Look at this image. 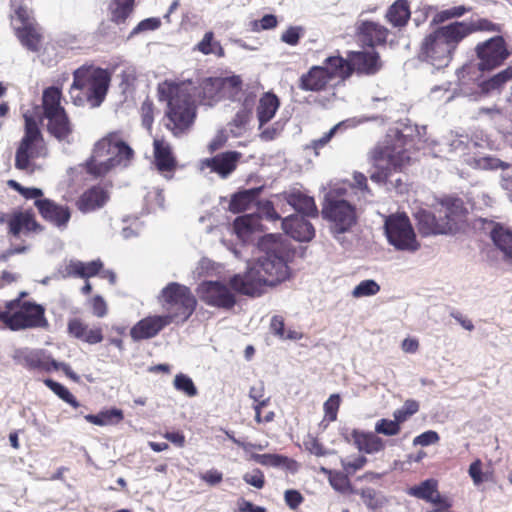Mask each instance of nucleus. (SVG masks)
Instances as JSON below:
<instances>
[{"label": "nucleus", "instance_id": "19", "mask_svg": "<svg viewBox=\"0 0 512 512\" xmlns=\"http://www.w3.org/2000/svg\"><path fill=\"white\" fill-rule=\"evenodd\" d=\"M242 154L237 151H227L212 158L201 160V170L209 169L210 172L218 174L222 178L228 177L237 167Z\"/></svg>", "mask_w": 512, "mask_h": 512}, {"label": "nucleus", "instance_id": "42", "mask_svg": "<svg viewBox=\"0 0 512 512\" xmlns=\"http://www.w3.org/2000/svg\"><path fill=\"white\" fill-rule=\"evenodd\" d=\"M135 0H111L108 5L110 19L115 24H123L134 10Z\"/></svg>", "mask_w": 512, "mask_h": 512}, {"label": "nucleus", "instance_id": "5", "mask_svg": "<svg viewBox=\"0 0 512 512\" xmlns=\"http://www.w3.org/2000/svg\"><path fill=\"white\" fill-rule=\"evenodd\" d=\"M111 82L108 70L94 65H83L73 72L70 98L74 105L99 107L105 100Z\"/></svg>", "mask_w": 512, "mask_h": 512}, {"label": "nucleus", "instance_id": "21", "mask_svg": "<svg viewBox=\"0 0 512 512\" xmlns=\"http://www.w3.org/2000/svg\"><path fill=\"white\" fill-rule=\"evenodd\" d=\"M282 229L293 239L308 242L315 236V229L304 216L293 214L282 219Z\"/></svg>", "mask_w": 512, "mask_h": 512}, {"label": "nucleus", "instance_id": "39", "mask_svg": "<svg viewBox=\"0 0 512 512\" xmlns=\"http://www.w3.org/2000/svg\"><path fill=\"white\" fill-rule=\"evenodd\" d=\"M62 92L58 87H48L43 91L42 107L44 117L53 116L64 112L65 109L61 106Z\"/></svg>", "mask_w": 512, "mask_h": 512}, {"label": "nucleus", "instance_id": "45", "mask_svg": "<svg viewBox=\"0 0 512 512\" xmlns=\"http://www.w3.org/2000/svg\"><path fill=\"white\" fill-rule=\"evenodd\" d=\"M472 10L471 7L465 5L453 6L447 9L436 12L430 22L431 26H442L441 24L452 20L463 17L465 14Z\"/></svg>", "mask_w": 512, "mask_h": 512}, {"label": "nucleus", "instance_id": "53", "mask_svg": "<svg viewBox=\"0 0 512 512\" xmlns=\"http://www.w3.org/2000/svg\"><path fill=\"white\" fill-rule=\"evenodd\" d=\"M375 432L386 436H395L400 432V422L395 418L394 420L380 419L375 424Z\"/></svg>", "mask_w": 512, "mask_h": 512}, {"label": "nucleus", "instance_id": "6", "mask_svg": "<svg viewBox=\"0 0 512 512\" xmlns=\"http://www.w3.org/2000/svg\"><path fill=\"white\" fill-rule=\"evenodd\" d=\"M133 155V150L122 140L120 133H110L95 144L87 161V171L96 176L105 175L113 167L128 166Z\"/></svg>", "mask_w": 512, "mask_h": 512}, {"label": "nucleus", "instance_id": "18", "mask_svg": "<svg viewBox=\"0 0 512 512\" xmlns=\"http://www.w3.org/2000/svg\"><path fill=\"white\" fill-rule=\"evenodd\" d=\"M34 205L44 220L58 228H65L71 218L68 206L59 205L51 199L36 200Z\"/></svg>", "mask_w": 512, "mask_h": 512}, {"label": "nucleus", "instance_id": "23", "mask_svg": "<svg viewBox=\"0 0 512 512\" xmlns=\"http://www.w3.org/2000/svg\"><path fill=\"white\" fill-rule=\"evenodd\" d=\"M407 493L410 496L433 503L436 506H452V502L449 498L443 497L439 494L437 490V481L434 479H427L419 485L409 488Z\"/></svg>", "mask_w": 512, "mask_h": 512}, {"label": "nucleus", "instance_id": "56", "mask_svg": "<svg viewBox=\"0 0 512 512\" xmlns=\"http://www.w3.org/2000/svg\"><path fill=\"white\" fill-rule=\"evenodd\" d=\"M140 114L143 127L151 132L154 123V105L150 99L147 98L143 101Z\"/></svg>", "mask_w": 512, "mask_h": 512}, {"label": "nucleus", "instance_id": "58", "mask_svg": "<svg viewBox=\"0 0 512 512\" xmlns=\"http://www.w3.org/2000/svg\"><path fill=\"white\" fill-rule=\"evenodd\" d=\"M341 398L339 394H332L324 403V412L327 419L331 422L337 419Z\"/></svg>", "mask_w": 512, "mask_h": 512}, {"label": "nucleus", "instance_id": "8", "mask_svg": "<svg viewBox=\"0 0 512 512\" xmlns=\"http://www.w3.org/2000/svg\"><path fill=\"white\" fill-rule=\"evenodd\" d=\"M25 120L24 136L22 137L15 155V167L18 170L33 172V161L47 155L45 141L38 122L29 112L23 115Z\"/></svg>", "mask_w": 512, "mask_h": 512}, {"label": "nucleus", "instance_id": "7", "mask_svg": "<svg viewBox=\"0 0 512 512\" xmlns=\"http://www.w3.org/2000/svg\"><path fill=\"white\" fill-rule=\"evenodd\" d=\"M2 322L13 331L49 326L45 317V308L42 305L31 301H21L20 298L5 303Z\"/></svg>", "mask_w": 512, "mask_h": 512}, {"label": "nucleus", "instance_id": "38", "mask_svg": "<svg viewBox=\"0 0 512 512\" xmlns=\"http://www.w3.org/2000/svg\"><path fill=\"white\" fill-rule=\"evenodd\" d=\"M251 458L256 463L267 467H283L291 472L298 469L297 461L279 454H252Z\"/></svg>", "mask_w": 512, "mask_h": 512}, {"label": "nucleus", "instance_id": "28", "mask_svg": "<svg viewBox=\"0 0 512 512\" xmlns=\"http://www.w3.org/2000/svg\"><path fill=\"white\" fill-rule=\"evenodd\" d=\"M108 198V193L104 188L93 186L79 197L76 206L81 212L89 213L103 207Z\"/></svg>", "mask_w": 512, "mask_h": 512}, {"label": "nucleus", "instance_id": "2", "mask_svg": "<svg viewBox=\"0 0 512 512\" xmlns=\"http://www.w3.org/2000/svg\"><path fill=\"white\" fill-rule=\"evenodd\" d=\"M192 83L165 80L158 84L159 101L167 103L165 111V127L175 137H181L191 129L195 117L196 106L191 94Z\"/></svg>", "mask_w": 512, "mask_h": 512}, {"label": "nucleus", "instance_id": "47", "mask_svg": "<svg viewBox=\"0 0 512 512\" xmlns=\"http://www.w3.org/2000/svg\"><path fill=\"white\" fill-rule=\"evenodd\" d=\"M358 494L369 510H377L387 503L386 497L371 487L362 488Z\"/></svg>", "mask_w": 512, "mask_h": 512}, {"label": "nucleus", "instance_id": "36", "mask_svg": "<svg viewBox=\"0 0 512 512\" xmlns=\"http://www.w3.org/2000/svg\"><path fill=\"white\" fill-rule=\"evenodd\" d=\"M410 7L407 0H396L386 11L385 18L397 28L405 27L410 19Z\"/></svg>", "mask_w": 512, "mask_h": 512}, {"label": "nucleus", "instance_id": "40", "mask_svg": "<svg viewBox=\"0 0 512 512\" xmlns=\"http://www.w3.org/2000/svg\"><path fill=\"white\" fill-rule=\"evenodd\" d=\"M259 225V218L253 214L239 216L234 220L233 232L242 242L249 240Z\"/></svg>", "mask_w": 512, "mask_h": 512}, {"label": "nucleus", "instance_id": "27", "mask_svg": "<svg viewBox=\"0 0 512 512\" xmlns=\"http://www.w3.org/2000/svg\"><path fill=\"white\" fill-rule=\"evenodd\" d=\"M348 57L351 63V72L355 70L361 74L373 75L381 68V62L377 52H351Z\"/></svg>", "mask_w": 512, "mask_h": 512}, {"label": "nucleus", "instance_id": "35", "mask_svg": "<svg viewBox=\"0 0 512 512\" xmlns=\"http://www.w3.org/2000/svg\"><path fill=\"white\" fill-rule=\"evenodd\" d=\"M456 22L459 27V30H460L463 40L466 39L471 34L478 32V31L496 32V33H500L502 31L501 24L494 23L486 18H480L475 21H456Z\"/></svg>", "mask_w": 512, "mask_h": 512}, {"label": "nucleus", "instance_id": "55", "mask_svg": "<svg viewBox=\"0 0 512 512\" xmlns=\"http://www.w3.org/2000/svg\"><path fill=\"white\" fill-rule=\"evenodd\" d=\"M419 410V403L413 399L404 402L400 409H397L393 416L398 422H404L408 417L414 415Z\"/></svg>", "mask_w": 512, "mask_h": 512}, {"label": "nucleus", "instance_id": "31", "mask_svg": "<svg viewBox=\"0 0 512 512\" xmlns=\"http://www.w3.org/2000/svg\"><path fill=\"white\" fill-rule=\"evenodd\" d=\"M280 107V100L273 92H265L259 99L256 107V116L259 122V129L270 122Z\"/></svg>", "mask_w": 512, "mask_h": 512}, {"label": "nucleus", "instance_id": "17", "mask_svg": "<svg viewBox=\"0 0 512 512\" xmlns=\"http://www.w3.org/2000/svg\"><path fill=\"white\" fill-rule=\"evenodd\" d=\"M242 79L234 75L224 79L206 78L201 83L203 100L215 101L219 98L220 90L229 93V97L235 99L241 91Z\"/></svg>", "mask_w": 512, "mask_h": 512}, {"label": "nucleus", "instance_id": "33", "mask_svg": "<svg viewBox=\"0 0 512 512\" xmlns=\"http://www.w3.org/2000/svg\"><path fill=\"white\" fill-rule=\"evenodd\" d=\"M44 118L48 121L47 130L53 137L59 141L70 143L69 136L73 129L65 111Z\"/></svg>", "mask_w": 512, "mask_h": 512}, {"label": "nucleus", "instance_id": "63", "mask_svg": "<svg viewBox=\"0 0 512 512\" xmlns=\"http://www.w3.org/2000/svg\"><path fill=\"white\" fill-rule=\"evenodd\" d=\"M284 499L286 505L292 510H296L304 501L302 494L298 490L294 489L286 490Z\"/></svg>", "mask_w": 512, "mask_h": 512}, {"label": "nucleus", "instance_id": "16", "mask_svg": "<svg viewBox=\"0 0 512 512\" xmlns=\"http://www.w3.org/2000/svg\"><path fill=\"white\" fill-rule=\"evenodd\" d=\"M0 224H6L8 233L14 237H18L22 232L28 234L43 230L31 210L14 211L12 213L0 212Z\"/></svg>", "mask_w": 512, "mask_h": 512}, {"label": "nucleus", "instance_id": "9", "mask_svg": "<svg viewBox=\"0 0 512 512\" xmlns=\"http://www.w3.org/2000/svg\"><path fill=\"white\" fill-rule=\"evenodd\" d=\"M463 203L458 198H445L441 201L439 219L427 210L416 213L418 230L423 236L447 234L453 230L457 218L462 212Z\"/></svg>", "mask_w": 512, "mask_h": 512}, {"label": "nucleus", "instance_id": "41", "mask_svg": "<svg viewBox=\"0 0 512 512\" xmlns=\"http://www.w3.org/2000/svg\"><path fill=\"white\" fill-rule=\"evenodd\" d=\"M495 246L504 253L505 257L512 259V231L500 224H496L490 232Z\"/></svg>", "mask_w": 512, "mask_h": 512}, {"label": "nucleus", "instance_id": "59", "mask_svg": "<svg viewBox=\"0 0 512 512\" xmlns=\"http://www.w3.org/2000/svg\"><path fill=\"white\" fill-rule=\"evenodd\" d=\"M303 35L304 29L301 26H290L282 33L281 40L288 45L295 46Z\"/></svg>", "mask_w": 512, "mask_h": 512}, {"label": "nucleus", "instance_id": "50", "mask_svg": "<svg viewBox=\"0 0 512 512\" xmlns=\"http://www.w3.org/2000/svg\"><path fill=\"white\" fill-rule=\"evenodd\" d=\"M173 385L177 391L185 394L188 397H195L198 394L197 387L195 386L192 378L186 374H177L175 376Z\"/></svg>", "mask_w": 512, "mask_h": 512}, {"label": "nucleus", "instance_id": "11", "mask_svg": "<svg viewBox=\"0 0 512 512\" xmlns=\"http://www.w3.org/2000/svg\"><path fill=\"white\" fill-rule=\"evenodd\" d=\"M384 230L388 243L396 250L414 253L420 249V242L406 214L389 215L385 219Z\"/></svg>", "mask_w": 512, "mask_h": 512}, {"label": "nucleus", "instance_id": "4", "mask_svg": "<svg viewBox=\"0 0 512 512\" xmlns=\"http://www.w3.org/2000/svg\"><path fill=\"white\" fill-rule=\"evenodd\" d=\"M463 41L457 22L438 26L424 35L418 49V59L437 69L447 67Z\"/></svg>", "mask_w": 512, "mask_h": 512}, {"label": "nucleus", "instance_id": "25", "mask_svg": "<svg viewBox=\"0 0 512 512\" xmlns=\"http://www.w3.org/2000/svg\"><path fill=\"white\" fill-rule=\"evenodd\" d=\"M356 31L361 40L371 47L385 44L389 35V30L385 26L374 21L358 22Z\"/></svg>", "mask_w": 512, "mask_h": 512}, {"label": "nucleus", "instance_id": "34", "mask_svg": "<svg viewBox=\"0 0 512 512\" xmlns=\"http://www.w3.org/2000/svg\"><path fill=\"white\" fill-rule=\"evenodd\" d=\"M326 72L330 81L334 79H346L351 75V63L341 56H330L320 65Z\"/></svg>", "mask_w": 512, "mask_h": 512}, {"label": "nucleus", "instance_id": "54", "mask_svg": "<svg viewBox=\"0 0 512 512\" xmlns=\"http://www.w3.org/2000/svg\"><path fill=\"white\" fill-rule=\"evenodd\" d=\"M277 17L273 14H266L260 20H253L249 23V29L252 32L270 30L277 26Z\"/></svg>", "mask_w": 512, "mask_h": 512}, {"label": "nucleus", "instance_id": "14", "mask_svg": "<svg viewBox=\"0 0 512 512\" xmlns=\"http://www.w3.org/2000/svg\"><path fill=\"white\" fill-rule=\"evenodd\" d=\"M480 71H491L501 65L511 56L512 49L506 40L498 35L480 42L475 47Z\"/></svg>", "mask_w": 512, "mask_h": 512}, {"label": "nucleus", "instance_id": "62", "mask_svg": "<svg viewBox=\"0 0 512 512\" xmlns=\"http://www.w3.org/2000/svg\"><path fill=\"white\" fill-rule=\"evenodd\" d=\"M440 440L439 434L436 431L428 430L423 432L422 434L416 436L413 439V445L417 446H429L432 444L438 443Z\"/></svg>", "mask_w": 512, "mask_h": 512}, {"label": "nucleus", "instance_id": "15", "mask_svg": "<svg viewBox=\"0 0 512 512\" xmlns=\"http://www.w3.org/2000/svg\"><path fill=\"white\" fill-rule=\"evenodd\" d=\"M200 298L209 306L229 310L236 299L229 287L220 281H206L198 288Z\"/></svg>", "mask_w": 512, "mask_h": 512}, {"label": "nucleus", "instance_id": "52", "mask_svg": "<svg viewBox=\"0 0 512 512\" xmlns=\"http://www.w3.org/2000/svg\"><path fill=\"white\" fill-rule=\"evenodd\" d=\"M380 291V285L372 279L361 281L352 291L355 298L368 297L376 295Z\"/></svg>", "mask_w": 512, "mask_h": 512}, {"label": "nucleus", "instance_id": "57", "mask_svg": "<svg viewBox=\"0 0 512 512\" xmlns=\"http://www.w3.org/2000/svg\"><path fill=\"white\" fill-rule=\"evenodd\" d=\"M161 26V20L157 17L146 18L140 21L130 32L129 38L140 33L157 30Z\"/></svg>", "mask_w": 512, "mask_h": 512}, {"label": "nucleus", "instance_id": "12", "mask_svg": "<svg viewBox=\"0 0 512 512\" xmlns=\"http://www.w3.org/2000/svg\"><path fill=\"white\" fill-rule=\"evenodd\" d=\"M14 360L29 371L46 372L62 370L64 374L74 382H79L80 377L71 367L62 362H57L50 353L44 349H18L15 351Z\"/></svg>", "mask_w": 512, "mask_h": 512}, {"label": "nucleus", "instance_id": "61", "mask_svg": "<svg viewBox=\"0 0 512 512\" xmlns=\"http://www.w3.org/2000/svg\"><path fill=\"white\" fill-rule=\"evenodd\" d=\"M329 482L335 490L340 492L346 491L350 484L348 477L341 472H330Z\"/></svg>", "mask_w": 512, "mask_h": 512}, {"label": "nucleus", "instance_id": "37", "mask_svg": "<svg viewBox=\"0 0 512 512\" xmlns=\"http://www.w3.org/2000/svg\"><path fill=\"white\" fill-rule=\"evenodd\" d=\"M261 191L262 187H259L236 193L229 203V210L233 213H239L248 210L256 203Z\"/></svg>", "mask_w": 512, "mask_h": 512}, {"label": "nucleus", "instance_id": "48", "mask_svg": "<svg viewBox=\"0 0 512 512\" xmlns=\"http://www.w3.org/2000/svg\"><path fill=\"white\" fill-rule=\"evenodd\" d=\"M196 49L204 55L215 54L218 57H223L225 55L220 42L214 41V34L212 31L204 34L203 39L197 44Z\"/></svg>", "mask_w": 512, "mask_h": 512}, {"label": "nucleus", "instance_id": "22", "mask_svg": "<svg viewBox=\"0 0 512 512\" xmlns=\"http://www.w3.org/2000/svg\"><path fill=\"white\" fill-rule=\"evenodd\" d=\"M347 442L353 441L354 445L360 452L366 454H375L385 449V442L380 438L376 432H366L358 429H353L350 436L343 433Z\"/></svg>", "mask_w": 512, "mask_h": 512}, {"label": "nucleus", "instance_id": "44", "mask_svg": "<svg viewBox=\"0 0 512 512\" xmlns=\"http://www.w3.org/2000/svg\"><path fill=\"white\" fill-rule=\"evenodd\" d=\"M16 35L23 46L31 51L39 49L41 35L34 24L16 28Z\"/></svg>", "mask_w": 512, "mask_h": 512}, {"label": "nucleus", "instance_id": "60", "mask_svg": "<svg viewBox=\"0 0 512 512\" xmlns=\"http://www.w3.org/2000/svg\"><path fill=\"white\" fill-rule=\"evenodd\" d=\"M338 127L339 125H336L326 132L321 138L312 140L311 143L306 146V149H312L315 155H318L319 150L329 143Z\"/></svg>", "mask_w": 512, "mask_h": 512}, {"label": "nucleus", "instance_id": "30", "mask_svg": "<svg viewBox=\"0 0 512 512\" xmlns=\"http://www.w3.org/2000/svg\"><path fill=\"white\" fill-rule=\"evenodd\" d=\"M153 146L156 168L162 173L173 172L177 162L170 144L163 139H155Z\"/></svg>", "mask_w": 512, "mask_h": 512}, {"label": "nucleus", "instance_id": "20", "mask_svg": "<svg viewBox=\"0 0 512 512\" xmlns=\"http://www.w3.org/2000/svg\"><path fill=\"white\" fill-rule=\"evenodd\" d=\"M170 323L164 315L147 316L139 320L131 329V338L138 342L157 336Z\"/></svg>", "mask_w": 512, "mask_h": 512}, {"label": "nucleus", "instance_id": "1", "mask_svg": "<svg viewBox=\"0 0 512 512\" xmlns=\"http://www.w3.org/2000/svg\"><path fill=\"white\" fill-rule=\"evenodd\" d=\"M281 236L268 234L258 243L265 256L250 266L244 274H236L230 279V285L236 292L250 297H259L267 287H275L290 277V269L282 257Z\"/></svg>", "mask_w": 512, "mask_h": 512}, {"label": "nucleus", "instance_id": "26", "mask_svg": "<svg viewBox=\"0 0 512 512\" xmlns=\"http://www.w3.org/2000/svg\"><path fill=\"white\" fill-rule=\"evenodd\" d=\"M281 197L299 214H301V216H318V209L314 198L306 195L302 191L297 189L285 191L281 194Z\"/></svg>", "mask_w": 512, "mask_h": 512}, {"label": "nucleus", "instance_id": "29", "mask_svg": "<svg viewBox=\"0 0 512 512\" xmlns=\"http://www.w3.org/2000/svg\"><path fill=\"white\" fill-rule=\"evenodd\" d=\"M67 328L70 335L85 343L97 344L103 340V332L100 327L90 328L78 318L71 319Z\"/></svg>", "mask_w": 512, "mask_h": 512}, {"label": "nucleus", "instance_id": "13", "mask_svg": "<svg viewBox=\"0 0 512 512\" xmlns=\"http://www.w3.org/2000/svg\"><path fill=\"white\" fill-rule=\"evenodd\" d=\"M322 215L331 222L334 234L349 231L356 224L357 215L355 207L344 199H338L329 194L322 207Z\"/></svg>", "mask_w": 512, "mask_h": 512}, {"label": "nucleus", "instance_id": "64", "mask_svg": "<svg viewBox=\"0 0 512 512\" xmlns=\"http://www.w3.org/2000/svg\"><path fill=\"white\" fill-rule=\"evenodd\" d=\"M304 446L307 451H309L311 454L315 456H325L327 454V451L325 450L324 446L320 443V441L313 437L308 436L307 439L304 441Z\"/></svg>", "mask_w": 512, "mask_h": 512}, {"label": "nucleus", "instance_id": "3", "mask_svg": "<svg viewBox=\"0 0 512 512\" xmlns=\"http://www.w3.org/2000/svg\"><path fill=\"white\" fill-rule=\"evenodd\" d=\"M412 139L400 131L387 134L383 143L375 147L372 159L376 171L370 176L373 182L387 183L392 172L401 171L411 159Z\"/></svg>", "mask_w": 512, "mask_h": 512}, {"label": "nucleus", "instance_id": "43", "mask_svg": "<svg viewBox=\"0 0 512 512\" xmlns=\"http://www.w3.org/2000/svg\"><path fill=\"white\" fill-rule=\"evenodd\" d=\"M85 420L97 426H108L119 424L124 419L121 409L111 408L100 411L98 414H87Z\"/></svg>", "mask_w": 512, "mask_h": 512}, {"label": "nucleus", "instance_id": "46", "mask_svg": "<svg viewBox=\"0 0 512 512\" xmlns=\"http://www.w3.org/2000/svg\"><path fill=\"white\" fill-rule=\"evenodd\" d=\"M510 80H512V65L483 81L480 87L484 93H490L500 90Z\"/></svg>", "mask_w": 512, "mask_h": 512}, {"label": "nucleus", "instance_id": "51", "mask_svg": "<svg viewBox=\"0 0 512 512\" xmlns=\"http://www.w3.org/2000/svg\"><path fill=\"white\" fill-rule=\"evenodd\" d=\"M474 166L478 169L482 170H497V169H508L510 167L509 163L501 161L500 159L487 155L474 159Z\"/></svg>", "mask_w": 512, "mask_h": 512}, {"label": "nucleus", "instance_id": "32", "mask_svg": "<svg viewBox=\"0 0 512 512\" xmlns=\"http://www.w3.org/2000/svg\"><path fill=\"white\" fill-rule=\"evenodd\" d=\"M331 81L321 66H313L300 78L299 88L304 91H323Z\"/></svg>", "mask_w": 512, "mask_h": 512}, {"label": "nucleus", "instance_id": "10", "mask_svg": "<svg viewBox=\"0 0 512 512\" xmlns=\"http://www.w3.org/2000/svg\"><path fill=\"white\" fill-rule=\"evenodd\" d=\"M159 302L166 310L164 316L170 319V323H184L194 313L197 300L191 290L177 282L166 285L159 295Z\"/></svg>", "mask_w": 512, "mask_h": 512}, {"label": "nucleus", "instance_id": "24", "mask_svg": "<svg viewBox=\"0 0 512 512\" xmlns=\"http://www.w3.org/2000/svg\"><path fill=\"white\" fill-rule=\"evenodd\" d=\"M103 262L100 259H96L90 262H82L80 260L72 259L65 267L59 271L62 278H91L100 273L103 268Z\"/></svg>", "mask_w": 512, "mask_h": 512}, {"label": "nucleus", "instance_id": "49", "mask_svg": "<svg viewBox=\"0 0 512 512\" xmlns=\"http://www.w3.org/2000/svg\"><path fill=\"white\" fill-rule=\"evenodd\" d=\"M44 384L51 391H53L60 399H62L64 402L68 403L72 407L78 408L80 406V403L77 401L74 395L62 384L50 378L45 379Z\"/></svg>", "mask_w": 512, "mask_h": 512}]
</instances>
